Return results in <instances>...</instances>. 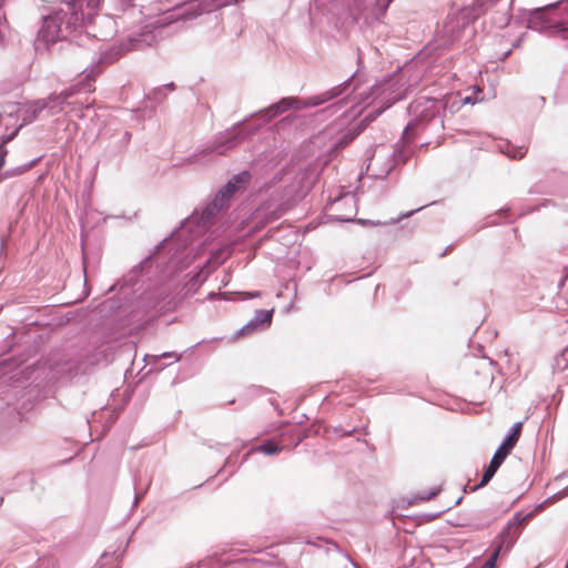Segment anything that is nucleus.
I'll list each match as a JSON object with an SVG mask.
<instances>
[{"label": "nucleus", "mask_w": 568, "mask_h": 568, "mask_svg": "<svg viewBox=\"0 0 568 568\" xmlns=\"http://www.w3.org/2000/svg\"><path fill=\"white\" fill-rule=\"evenodd\" d=\"M523 425V422H516L515 424L511 425L506 436L501 440L499 447L493 455L488 466L484 469L479 483L469 488L470 491H476L479 488L485 487L493 479V477L495 476L499 467L503 465L507 456L517 445V442L519 440L521 435Z\"/></svg>", "instance_id": "obj_9"}, {"label": "nucleus", "mask_w": 568, "mask_h": 568, "mask_svg": "<svg viewBox=\"0 0 568 568\" xmlns=\"http://www.w3.org/2000/svg\"><path fill=\"white\" fill-rule=\"evenodd\" d=\"M40 100L44 102L45 110H48L50 115H55L62 112L65 106L57 93H51L47 98Z\"/></svg>", "instance_id": "obj_26"}, {"label": "nucleus", "mask_w": 568, "mask_h": 568, "mask_svg": "<svg viewBox=\"0 0 568 568\" xmlns=\"http://www.w3.org/2000/svg\"><path fill=\"white\" fill-rule=\"evenodd\" d=\"M452 246L448 245L444 251L443 253L439 254L440 257L445 256L449 251H450Z\"/></svg>", "instance_id": "obj_51"}, {"label": "nucleus", "mask_w": 568, "mask_h": 568, "mask_svg": "<svg viewBox=\"0 0 568 568\" xmlns=\"http://www.w3.org/2000/svg\"><path fill=\"white\" fill-rule=\"evenodd\" d=\"M284 446L274 439H266L258 445L252 446L244 455L242 463L246 462L250 455L254 453H261L266 456L277 455L283 450Z\"/></svg>", "instance_id": "obj_18"}, {"label": "nucleus", "mask_w": 568, "mask_h": 568, "mask_svg": "<svg viewBox=\"0 0 568 568\" xmlns=\"http://www.w3.org/2000/svg\"><path fill=\"white\" fill-rule=\"evenodd\" d=\"M520 42H521V39L519 38V39H517V40L514 42L513 47H514V48L519 47V45H520Z\"/></svg>", "instance_id": "obj_52"}, {"label": "nucleus", "mask_w": 568, "mask_h": 568, "mask_svg": "<svg viewBox=\"0 0 568 568\" xmlns=\"http://www.w3.org/2000/svg\"><path fill=\"white\" fill-rule=\"evenodd\" d=\"M235 469H232L227 473V476L225 477V479H227L229 477H231L233 474H234Z\"/></svg>", "instance_id": "obj_55"}, {"label": "nucleus", "mask_w": 568, "mask_h": 568, "mask_svg": "<svg viewBox=\"0 0 568 568\" xmlns=\"http://www.w3.org/2000/svg\"><path fill=\"white\" fill-rule=\"evenodd\" d=\"M334 432L341 436V437H345V436H349L352 435L353 433L356 432V427H353L351 429H344L342 426H337L334 428Z\"/></svg>", "instance_id": "obj_40"}, {"label": "nucleus", "mask_w": 568, "mask_h": 568, "mask_svg": "<svg viewBox=\"0 0 568 568\" xmlns=\"http://www.w3.org/2000/svg\"><path fill=\"white\" fill-rule=\"evenodd\" d=\"M497 149L510 160H521L528 150L525 144L516 145L509 140H500L497 144Z\"/></svg>", "instance_id": "obj_20"}, {"label": "nucleus", "mask_w": 568, "mask_h": 568, "mask_svg": "<svg viewBox=\"0 0 568 568\" xmlns=\"http://www.w3.org/2000/svg\"><path fill=\"white\" fill-rule=\"evenodd\" d=\"M131 40H132V42H136V43L141 41V39H139V38H132Z\"/></svg>", "instance_id": "obj_57"}, {"label": "nucleus", "mask_w": 568, "mask_h": 568, "mask_svg": "<svg viewBox=\"0 0 568 568\" xmlns=\"http://www.w3.org/2000/svg\"><path fill=\"white\" fill-rule=\"evenodd\" d=\"M205 7L202 4L200 6V0H190L185 3L182 12L181 18L184 20H192L197 18L201 14L213 12L214 10H205Z\"/></svg>", "instance_id": "obj_23"}, {"label": "nucleus", "mask_w": 568, "mask_h": 568, "mask_svg": "<svg viewBox=\"0 0 568 568\" xmlns=\"http://www.w3.org/2000/svg\"><path fill=\"white\" fill-rule=\"evenodd\" d=\"M152 256L149 255L144 260H142L136 266H134L131 271L130 281L136 277V275L144 271L151 264Z\"/></svg>", "instance_id": "obj_31"}, {"label": "nucleus", "mask_w": 568, "mask_h": 568, "mask_svg": "<svg viewBox=\"0 0 568 568\" xmlns=\"http://www.w3.org/2000/svg\"><path fill=\"white\" fill-rule=\"evenodd\" d=\"M252 174L247 170H243L234 174L214 195V197L201 207L195 210L185 221H183L171 237H165L155 246L158 252L171 246L175 240H181L175 250L176 253L185 250L195 236L203 234L209 230L219 212L225 210L230 205L231 199L239 191L245 190L251 183Z\"/></svg>", "instance_id": "obj_5"}, {"label": "nucleus", "mask_w": 568, "mask_h": 568, "mask_svg": "<svg viewBox=\"0 0 568 568\" xmlns=\"http://www.w3.org/2000/svg\"><path fill=\"white\" fill-rule=\"evenodd\" d=\"M8 153V150L7 149H3L1 152H0V170L6 164V155Z\"/></svg>", "instance_id": "obj_46"}, {"label": "nucleus", "mask_w": 568, "mask_h": 568, "mask_svg": "<svg viewBox=\"0 0 568 568\" xmlns=\"http://www.w3.org/2000/svg\"><path fill=\"white\" fill-rule=\"evenodd\" d=\"M18 130H14L13 132L9 133L8 135H4L0 139V152L6 149L4 144L14 139L17 135Z\"/></svg>", "instance_id": "obj_42"}, {"label": "nucleus", "mask_w": 568, "mask_h": 568, "mask_svg": "<svg viewBox=\"0 0 568 568\" xmlns=\"http://www.w3.org/2000/svg\"><path fill=\"white\" fill-rule=\"evenodd\" d=\"M131 139L132 133L126 130L121 134L120 138L109 142L99 159V163L111 164L114 161L119 162V160L128 150Z\"/></svg>", "instance_id": "obj_13"}, {"label": "nucleus", "mask_w": 568, "mask_h": 568, "mask_svg": "<svg viewBox=\"0 0 568 568\" xmlns=\"http://www.w3.org/2000/svg\"><path fill=\"white\" fill-rule=\"evenodd\" d=\"M209 277L206 265L184 275L183 285L179 292L181 298L195 294Z\"/></svg>", "instance_id": "obj_14"}, {"label": "nucleus", "mask_w": 568, "mask_h": 568, "mask_svg": "<svg viewBox=\"0 0 568 568\" xmlns=\"http://www.w3.org/2000/svg\"><path fill=\"white\" fill-rule=\"evenodd\" d=\"M291 120H292V116H291V115H288V116L283 118V119L280 121V123H281V124H284V123L291 122Z\"/></svg>", "instance_id": "obj_49"}, {"label": "nucleus", "mask_w": 568, "mask_h": 568, "mask_svg": "<svg viewBox=\"0 0 568 568\" xmlns=\"http://www.w3.org/2000/svg\"><path fill=\"white\" fill-rule=\"evenodd\" d=\"M426 205L424 206H420L418 209H415V210H410L408 212H405V213H402L399 214L397 217L395 219H390L389 221L387 222H381V221H373V220H366V219H357L356 222L363 226H377V225H388V224H396L398 222H400L402 220L404 219H407V217H410L412 215H414L416 212L423 210Z\"/></svg>", "instance_id": "obj_24"}, {"label": "nucleus", "mask_w": 568, "mask_h": 568, "mask_svg": "<svg viewBox=\"0 0 568 568\" xmlns=\"http://www.w3.org/2000/svg\"><path fill=\"white\" fill-rule=\"evenodd\" d=\"M361 133L355 126L347 129L334 141L333 148L335 151H341L352 143Z\"/></svg>", "instance_id": "obj_25"}, {"label": "nucleus", "mask_w": 568, "mask_h": 568, "mask_svg": "<svg viewBox=\"0 0 568 568\" xmlns=\"http://www.w3.org/2000/svg\"><path fill=\"white\" fill-rule=\"evenodd\" d=\"M440 491H442L440 487H433V488L428 489L427 491L419 493L416 496V498L418 500H423V501L430 500V499L435 498L436 496H438Z\"/></svg>", "instance_id": "obj_32"}, {"label": "nucleus", "mask_w": 568, "mask_h": 568, "mask_svg": "<svg viewBox=\"0 0 568 568\" xmlns=\"http://www.w3.org/2000/svg\"><path fill=\"white\" fill-rule=\"evenodd\" d=\"M280 217V214L275 211L271 212L270 214H267L265 216V219L263 221H258L257 224L255 225V231H260L261 229H263L266 224L271 223V222H274L275 220H277Z\"/></svg>", "instance_id": "obj_35"}, {"label": "nucleus", "mask_w": 568, "mask_h": 568, "mask_svg": "<svg viewBox=\"0 0 568 568\" xmlns=\"http://www.w3.org/2000/svg\"><path fill=\"white\" fill-rule=\"evenodd\" d=\"M45 110V104L40 99L34 100L26 105L22 110V123L31 124L33 123L40 115L42 111Z\"/></svg>", "instance_id": "obj_21"}, {"label": "nucleus", "mask_w": 568, "mask_h": 568, "mask_svg": "<svg viewBox=\"0 0 568 568\" xmlns=\"http://www.w3.org/2000/svg\"><path fill=\"white\" fill-rule=\"evenodd\" d=\"M6 0H0V42H2L6 38V29L8 27V22H7V19H6V14H4V11L2 10V6Z\"/></svg>", "instance_id": "obj_34"}, {"label": "nucleus", "mask_w": 568, "mask_h": 568, "mask_svg": "<svg viewBox=\"0 0 568 568\" xmlns=\"http://www.w3.org/2000/svg\"><path fill=\"white\" fill-rule=\"evenodd\" d=\"M481 93V90L477 87L476 91L473 92L470 95H466L464 98H458V103L460 104H471L474 105L476 102L479 101L478 95Z\"/></svg>", "instance_id": "obj_33"}, {"label": "nucleus", "mask_w": 568, "mask_h": 568, "mask_svg": "<svg viewBox=\"0 0 568 568\" xmlns=\"http://www.w3.org/2000/svg\"><path fill=\"white\" fill-rule=\"evenodd\" d=\"M463 491H464V493H466V491H467V485H466V486H464Z\"/></svg>", "instance_id": "obj_62"}, {"label": "nucleus", "mask_w": 568, "mask_h": 568, "mask_svg": "<svg viewBox=\"0 0 568 568\" xmlns=\"http://www.w3.org/2000/svg\"><path fill=\"white\" fill-rule=\"evenodd\" d=\"M444 511H445V510L439 511V513H437V514H435V515H432L430 517H432L433 519H434V518H437V517H439V516H440V514H443Z\"/></svg>", "instance_id": "obj_54"}, {"label": "nucleus", "mask_w": 568, "mask_h": 568, "mask_svg": "<svg viewBox=\"0 0 568 568\" xmlns=\"http://www.w3.org/2000/svg\"><path fill=\"white\" fill-rule=\"evenodd\" d=\"M409 68L397 67V69L382 77L381 80H376L368 90L356 93L362 85V79L359 70L357 69L353 74H357L358 78L355 81L357 84L355 91L347 97H339L338 100L329 104L325 111H329L332 114L343 109L351 95L357 104H367L371 109L355 125L357 131L362 133L372 122H374L383 112L389 109L396 102L405 99L409 88L417 83V79L410 81L406 78Z\"/></svg>", "instance_id": "obj_4"}, {"label": "nucleus", "mask_w": 568, "mask_h": 568, "mask_svg": "<svg viewBox=\"0 0 568 568\" xmlns=\"http://www.w3.org/2000/svg\"><path fill=\"white\" fill-rule=\"evenodd\" d=\"M484 0H474L471 4L457 13L447 16L438 36L442 44L448 47L459 39L465 29L483 14Z\"/></svg>", "instance_id": "obj_8"}, {"label": "nucleus", "mask_w": 568, "mask_h": 568, "mask_svg": "<svg viewBox=\"0 0 568 568\" xmlns=\"http://www.w3.org/2000/svg\"><path fill=\"white\" fill-rule=\"evenodd\" d=\"M557 365L561 366L564 369L568 367V347H566L557 358Z\"/></svg>", "instance_id": "obj_39"}, {"label": "nucleus", "mask_w": 568, "mask_h": 568, "mask_svg": "<svg viewBox=\"0 0 568 568\" xmlns=\"http://www.w3.org/2000/svg\"><path fill=\"white\" fill-rule=\"evenodd\" d=\"M511 53V50H508L506 52L503 53V57H501V60L505 61Z\"/></svg>", "instance_id": "obj_50"}, {"label": "nucleus", "mask_w": 568, "mask_h": 568, "mask_svg": "<svg viewBox=\"0 0 568 568\" xmlns=\"http://www.w3.org/2000/svg\"><path fill=\"white\" fill-rule=\"evenodd\" d=\"M133 0H125L126 4H131Z\"/></svg>", "instance_id": "obj_60"}, {"label": "nucleus", "mask_w": 568, "mask_h": 568, "mask_svg": "<svg viewBox=\"0 0 568 568\" xmlns=\"http://www.w3.org/2000/svg\"><path fill=\"white\" fill-rule=\"evenodd\" d=\"M351 562H352V565H353V567H354V568H361V566H359L357 562H355V561H353V560H351Z\"/></svg>", "instance_id": "obj_56"}, {"label": "nucleus", "mask_w": 568, "mask_h": 568, "mask_svg": "<svg viewBox=\"0 0 568 568\" xmlns=\"http://www.w3.org/2000/svg\"><path fill=\"white\" fill-rule=\"evenodd\" d=\"M82 73L84 74L82 79L57 93L64 105H71L73 103L71 99L81 92L90 93L94 91V82L99 75V68L83 69Z\"/></svg>", "instance_id": "obj_12"}, {"label": "nucleus", "mask_w": 568, "mask_h": 568, "mask_svg": "<svg viewBox=\"0 0 568 568\" xmlns=\"http://www.w3.org/2000/svg\"><path fill=\"white\" fill-rule=\"evenodd\" d=\"M565 568H568V559H567V562H566V566H565Z\"/></svg>", "instance_id": "obj_63"}, {"label": "nucleus", "mask_w": 568, "mask_h": 568, "mask_svg": "<svg viewBox=\"0 0 568 568\" xmlns=\"http://www.w3.org/2000/svg\"><path fill=\"white\" fill-rule=\"evenodd\" d=\"M456 526L459 527H471L475 530L484 529L489 526V523L481 524V525H473V524H457Z\"/></svg>", "instance_id": "obj_43"}, {"label": "nucleus", "mask_w": 568, "mask_h": 568, "mask_svg": "<svg viewBox=\"0 0 568 568\" xmlns=\"http://www.w3.org/2000/svg\"><path fill=\"white\" fill-rule=\"evenodd\" d=\"M393 0H375L374 16L376 19H381L387 11Z\"/></svg>", "instance_id": "obj_30"}, {"label": "nucleus", "mask_w": 568, "mask_h": 568, "mask_svg": "<svg viewBox=\"0 0 568 568\" xmlns=\"http://www.w3.org/2000/svg\"><path fill=\"white\" fill-rule=\"evenodd\" d=\"M143 495H144V491L142 493H138L135 490V495H134V505H138L140 503V500L143 498Z\"/></svg>", "instance_id": "obj_47"}, {"label": "nucleus", "mask_w": 568, "mask_h": 568, "mask_svg": "<svg viewBox=\"0 0 568 568\" xmlns=\"http://www.w3.org/2000/svg\"><path fill=\"white\" fill-rule=\"evenodd\" d=\"M227 562H221L220 560H215L214 558H209L199 561L197 564H190L185 568H214L215 566H226Z\"/></svg>", "instance_id": "obj_29"}, {"label": "nucleus", "mask_w": 568, "mask_h": 568, "mask_svg": "<svg viewBox=\"0 0 568 568\" xmlns=\"http://www.w3.org/2000/svg\"><path fill=\"white\" fill-rule=\"evenodd\" d=\"M498 558L499 557H497L496 552H491L479 568H495L497 566Z\"/></svg>", "instance_id": "obj_38"}, {"label": "nucleus", "mask_w": 568, "mask_h": 568, "mask_svg": "<svg viewBox=\"0 0 568 568\" xmlns=\"http://www.w3.org/2000/svg\"><path fill=\"white\" fill-rule=\"evenodd\" d=\"M206 341L205 339H202L200 342H197L196 344L192 345L189 351L193 352L199 345L205 343Z\"/></svg>", "instance_id": "obj_48"}, {"label": "nucleus", "mask_w": 568, "mask_h": 568, "mask_svg": "<svg viewBox=\"0 0 568 568\" xmlns=\"http://www.w3.org/2000/svg\"><path fill=\"white\" fill-rule=\"evenodd\" d=\"M561 497V493L554 494L546 498L544 501L538 504L535 508V510L529 511L527 514H524L523 511H517L514 514V516L508 520V523L504 527H509L513 531H520L523 530V525L526 524L528 520H530L535 513L541 511L547 505L552 504L554 501L558 500Z\"/></svg>", "instance_id": "obj_15"}, {"label": "nucleus", "mask_w": 568, "mask_h": 568, "mask_svg": "<svg viewBox=\"0 0 568 568\" xmlns=\"http://www.w3.org/2000/svg\"><path fill=\"white\" fill-rule=\"evenodd\" d=\"M101 0H61L47 14L41 17L34 47L37 51L50 50L61 42V49L77 55L85 51L91 43L89 32L82 34V28L97 16Z\"/></svg>", "instance_id": "obj_1"}, {"label": "nucleus", "mask_w": 568, "mask_h": 568, "mask_svg": "<svg viewBox=\"0 0 568 568\" xmlns=\"http://www.w3.org/2000/svg\"><path fill=\"white\" fill-rule=\"evenodd\" d=\"M447 102L444 99L419 97L408 106L412 116L402 133V140L408 144L415 138V131L434 126L436 130H444V115Z\"/></svg>", "instance_id": "obj_7"}, {"label": "nucleus", "mask_w": 568, "mask_h": 568, "mask_svg": "<svg viewBox=\"0 0 568 568\" xmlns=\"http://www.w3.org/2000/svg\"><path fill=\"white\" fill-rule=\"evenodd\" d=\"M226 294H227V293H215V292H210V293H209V295H207V300L213 301V300H215V298H217V297H221V298H224V300H225V298H226V297H225V295H226Z\"/></svg>", "instance_id": "obj_45"}, {"label": "nucleus", "mask_w": 568, "mask_h": 568, "mask_svg": "<svg viewBox=\"0 0 568 568\" xmlns=\"http://www.w3.org/2000/svg\"><path fill=\"white\" fill-rule=\"evenodd\" d=\"M258 295H260V293H254V294L252 295V297H256V296H258Z\"/></svg>", "instance_id": "obj_61"}, {"label": "nucleus", "mask_w": 568, "mask_h": 568, "mask_svg": "<svg viewBox=\"0 0 568 568\" xmlns=\"http://www.w3.org/2000/svg\"><path fill=\"white\" fill-rule=\"evenodd\" d=\"M87 368V363L82 361V358H75L63 363L59 367V372L61 374L68 375L69 377H74L80 374H84Z\"/></svg>", "instance_id": "obj_22"}, {"label": "nucleus", "mask_w": 568, "mask_h": 568, "mask_svg": "<svg viewBox=\"0 0 568 568\" xmlns=\"http://www.w3.org/2000/svg\"><path fill=\"white\" fill-rule=\"evenodd\" d=\"M565 284V278H562L560 282H559V287L564 286Z\"/></svg>", "instance_id": "obj_58"}, {"label": "nucleus", "mask_w": 568, "mask_h": 568, "mask_svg": "<svg viewBox=\"0 0 568 568\" xmlns=\"http://www.w3.org/2000/svg\"><path fill=\"white\" fill-rule=\"evenodd\" d=\"M515 26L539 32L554 29L564 40H568V0H558L531 10L520 9L515 14Z\"/></svg>", "instance_id": "obj_6"}, {"label": "nucleus", "mask_w": 568, "mask_h": 568, "mask_svg": "<svg viewBox=\"0 0 568 568\" xmlns=\"http://www.w3.org/2000/svg\"><path fill=\"white\" fill-rule=\"evenodd\" d=\"M41 159H42V156H38V158L29 161L28 163H24L22 165H19V166L12 168V169H8L2 173V178L9 179V178L21 175V174L26 173L27 171H29L30 169H32L33 166H36L40 162Z\"/></svg>", "instance_id": "obj_27"}, {"label": "nucleus", "mask_w": 568, "mask_h": 568, "mask_svg": "<svg viewBox=\"0 0 568 568\" xmlns=\"http://www.w3.org/2000/svg\"><path fill=\"white\" fill-rule=\"evenodd\" d=\"M273 313V310H257L254 314V317L251 318L239 331H236L235 337L245 336L252 334L253 332L270 326L272 323Z\"/></svg>", "instance_id": "obj_17"}, {"label": "nucleus", "mask_w": 568, "mask_h": 568, "mask_svg": "<svg viewBox=\"0 0 568 568\" xmlns=\"http://www.w3.org/2000/svg\"><path fill=\"white\" fill-rule=\"evenodd\" d=\"M462 500H463V496H459V497L456 499V501H455L454 506L459 505V504L462 503Z\"/></svg>", "instance_id": "obj_53"}, {"label": "nucleus", "mask_w": 568, "mask_h": 568, "mask_svg": "<svg viewBox=\"0 0 568 568\" xmlns=\"http://www.w3.org/2000/svg\"><path fill=\"white\" fill-rule=\"evenodd\" d=\"M158 358H173V362H179L181 359V355L175 352H164L159 356H155V359Z\"/></svg>", "instance_id": "obj_41"}, {"label": "nucleus", "mask_w": 568, "mask_h": 568, "mask_svg": "<svg viewBox=\"0 0 568 568\" xmlns=\"http://www.w3.org/2000/svg\"><path fill=\"white\" fill-rule=\"evenodd\" d=\"M304 437L300 436L297 442H296V445H298L302 440H303Z\"/></svg>", "instance_id": "obj_59"}, {"label": "nucleus", "mask_w": 568, "mask_h": 568, "mask_svg": "<svg viewBox=\"0 0 568 568\" xmlns=\"http://www.w3.org/2000/svg\"><path fill=\"white\" fill-rule=\"evenodd\" d=\"M497 217H499L500 220H505V221H511L510 220V207H508V206L503 207V209L498 210L496 213H494L493 215L487 216L486 225H496V224L500 223L499 221H497Z\"/></svg>", "instance_id": "obj_28"}, {"label": "nucleus", "mask_w": 568, "mask_h": 568, "mask_svg": "<svg viewBox=\"0 0 568 568\" xmlns=\"http://www.w3.org/2000/svg\"><path fill=\"white\" fill-rule=\"evenodd\" d=\"M82 73L84 74L82 79L57 93L64 105H71L73 103L71 99L81 92L90 93L94 91V82L99 75V68L83 69Z\"/></svg>", "instance_id": "obj_11"}, {"label": "nucleus", "mask_w": 568, "mask_h": 568, "mask_svg": "<svg viewBox=\"0 0 568 568\" xmlns=\"http://www.w3.org/2000/svg\"><path fill=\"white\" fill-rule=\"evenodd\" d=\"M520 536V531H513L509 527H504L491 542V552H496L497 557L507 555Z\"/></svg>", "instance_id": "obj_16"}, {"label": "nucleus", "mask_w": 568, "mask_h": 568, "mask_svg": "<svg viewBox=\"0 0 568 568\" xmlns=\"http://www.w3.org/2000/svg\"><path fill=\"white\" fill-rule=\"evenodd\" d=\"M357 78L358 75L356 73L352 74L342 83L305 99L297 97L281 98L278 101L270 104L268 106L251 113L250 119H253V122L246 123L247 119H245L235 123L232 129L226 130L223 134L210 143L204 149V152L223 155L229 150L234 149L244 140L255 134L262 126L270 123L273 119L280 116L282 113L288 110H301L311 106H320L324 103L335 100L336 98L347 97L355 91L357 87L355 81Z\"/></svg>", "instance_id": "obj_2"}, {"label": "nucleus", "mask_w": 568, "mask_h": 568, "mask_svg": "<svg viewBox=\"0 0 568 568\" xmlns=\"http://www.w3.org/2000/svg\"><path fill=\"white\" fill-rule=\"evenodd\" d=\"M409 68L397 67V69L382 77L381 80H376L368 90L356 93L362 85V79L359 70L357 69L353 74H357L358 78L355 81L357 84L355 91L347 97H339L338 100L329 104L325 111H329L332 114L343 109L351 95L357 104H367L371 109L355 125L357 131L362 133L372 122H374L383 112L389 109L396 102L405 99L409 88L417 83V79L410 81L406 78Z\"/></svg>", "instance_id": "obj_3"}, {"label": "nucleus", "mask_w": 568, "mask_h": 568, "mask_svg": "<svg viewBox=\"0 0 568 568\" xmlns=\"http://www.w3.org/2000/svg\"><path fill=\"white\" fill-rule=\"evenodd\" d=\"M165 90L174 91L175 90L174 82H169V83H166L163 87H159V88L154 89V91H153L154 98L155 99H158V97L164 98L165 97V93H164Z\"/></svg>", "instance_id": "obj_36"}, {"label": "nucleus", "mask_w": 568, "mask_h": 568, "mask_svg": "<svg viewBox=\"0 0 568 568\" xmlns=\"http://www.w3.org/2000/svg\"><path fill=\"white\" fill-rule=\"evenodd\" d=\"M232 458H233V455H230L226 458L223 467L217 471V474H224L225 473V470L232 465Z\"/></svg>", "instance_id": "obj_44"}, {"label": "nucleus", "mask_w": 568, "mask_h": 568, "mask_svg": "<svg viewBox=\"0 0 568 568\" xmlns=\"http://www.w3.org/2000/svg\"><path fill=\"white\" fill-rule=\"evenodd\" d=\"M121 57V50L116 47H110L106 50L102 51L100 55L94 59L90 65L85 69H93V67L99 68V74L102 72L105 65L114 63Z\"/></svg>", "instance_id": "obj_19"}, {"label": "nucleus", "mask_w": 568, "mask_h": 568, "mask_svg": "<svg viewBox=\"0 0 568 568\" xmlns=\"http://www.w3.org/2000/svg\"><path fill=\"white\" fill-rule=\"evenodd\" d=\"M442 99H444L447 102L446 110H448L450 113L457 112L462 105L460 103H458V98H453L452 102L450 97H443Z\"/></svg>", "instance_id": "obj_37"}, {"label": "nucleus", "mask_w": 568, "mask_h": 568, "mask_svg": "<svg viewBox=\"0 0 568 568\" xmlns=\"http://www.w3.org/2000/svg\"><path fill=\"white\" fill-rule=\"evenodd\" d=\"M514 0H484L483 14L488 10H493L491 24L498 29H504L513 21L515 23V14L511 13Z\"/></svg>", "instance_id": "obj_10"}]
</instances>
